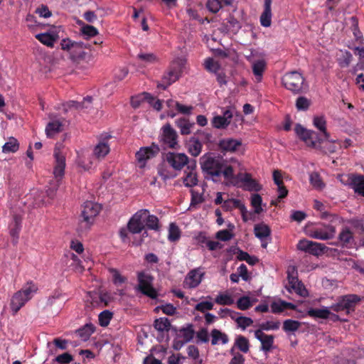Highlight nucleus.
<instances>
[{
    "label": "nucleus",
    "instance_id": "nucleus-1",
    "mask_svg": "<svg viewBox=\"0 0 364 364\" xmlns=\"http://www.w3.org/2000/svg\"><path fill=\"white\" fill-rule=\"evenodd\" d=\"M282 83L293 95L305 94L309 90L305 77L296 70L286 73L282 78Z\"/></svg>",
    "mask_w": 364,
    "mask_h": 364
},
{
    "label": "nucleus",
    "instance_id": "nucleus-2",
    "mask_svg": "<svg viewBox=\"0 0 364 364\" xmlns=\"http://www.w3.org/2000/svg\"><path fill=\"white\" fill-rule=\"evenodd\" d=\"M38 289L37 285L33 281H30L21 290L13 295L10 302V308L13 315L16 314L25 304L31 299Z\"/></svg>",
    "mask_w": 364,
    "mask_h": 364
},
{
    "label": "nucleus",
    "instance_id": "nucleus-3",
    "mask_svg": "<svg viewBox=\"0 0 364 364\" xmlns=\"http://www.w3.org/2000/svg\"><path fill=\"white\" fill-rule=\"evenodd\" d=\"M224 160L223 157L215 156L213 153H206L200 158V164L203 172L212 177H219L221 176Z\"/></svg>",
    "mask_w": 364,
    "mask_h": 364
},
{
    "label": "nucleus",
    "instance_id": "nucleus-4",
    "mask_svg": "<svg viewBox=\"0 0 364 364\" xmlns=\"http://www.w3.org/2000/svg\"><path fill=\"white\" fill-rule=\"evenodd\" d=\"M360 297L357 294H346L337 298L336 302L331 306L330 309L336 312H345L349 314L355 311V306L360 301Z\"/></svg>",
    "mask_w": 364,
    "mask_h": 364
},
{
    "label": "nucleus",
    "instance_id": "nucleus-5",
    "mask_svg": "<svg viewBox=\"0 0 364 364\" xmlns=\"http://www.w3.org/2000/svg\"><path fill=\"white\" fill-rule=\"evenodd\" d=\"M154 277L144 271L137 273L138 285L136 289L142 294L155 299L158 297V292L153 287Z\"/></svg>",
    "mask_w": 364,
    "mask_h": 364
},
{
    "label": "nucleus",
    "instance_id": "nucleus-6",
    "mask_svg": "<svg viewBox=\"0 0 364 364\" xmlns=\"http://www.w3.org/2000/svg\"><path fill=\"white\" fill-rule=\"evenodd\" d=\"M183 63L179 60L171 63L168 70L164 74L161 81L158 83L157 87L166 90L179 79L183 73Z\"/></svg>",
    "mask_w": 364,
    "mask_h": 364
},
{
    "label": "nucleus",
    "instance_id": "nucleus-7",
    "mask_svg": "<svg viewBox=\"0 0 364 364\" xmlns=\"http://www.w3.org/2000/svg\"><path fill=\"white\" fill-rule=\"evenodd\" d=\"M102 207L100 204L92 201H86L84 203L80 220V227L85 229H90L93 224L95 217L100 213Z\"/></svg>",
    "mask_w": 364,
    "mask_h": 364
},
{
    "label": "nucleus",
    "instance_id": "nucleus-8",
    "mask_svg": "<svg viewBox=\"0 0 364 364\" xmlns=\"http://www.w3.org/2000/svg\"><path fill=\"white\" fill-rule=\"evenodd\" d=\"M53 156L55 158L53 175L56 180V185L53 188H50L48 190V195L49 196H52L54 192L58 189L60 181L64 176L65 168V157L57 146L55 147Z\"/></svg>",
    "mask_w": 364,
    "mask_h": 364
},
{
    "label": "nucleus",
    "instance_id": "nucleus-9",
    "mask_svg": "<svg viewBox=\"0 0 364 364\" xmlns=\"http://www.w3.org/2000/svg\"><path fill=\"white\" fill-rule=\"evenodd\" d=\"M164 159L175 171H181L186 165L190 164L188 157L183 153L169 151L166 154Z\"/></svg>",
    "mask_w": 364,
    "mask_h": 364
},
{
    "label": "nucleus",
    "instance_id": "nucleus-10",
    "mask_svg": "<svg viewBox=\"0 0 364 364\" xmlns=\"http://www.w3.org/2000/svg\"><path fill=\"white\" fill-rule=\"evenodd\" d=\"M336 235V228L331 225L322 223L310 230V237L321 240H327L333 239Z\"/></svg>",
    "mask_w": 364,
    "mask_h": 364
},
{
    "label": "nucleus",
    "instance_id": "nucleus-11",
    "mask_svg": "<svg viewBox=\"0 0 364 364\" xmlns=\"http://www.w3.org/2000/svg\"><path fill=\"white\" fill-rule=\"evenodd\" d=\"M294 131L296 135L309 146L315 147L316 143H320L321 141L316 132L306 129L299 124L295 126Z\"/></svg>",
    "mask_w": 364,
    "mask_h": 364
},
{
    "label": "nucleus",
    "instance_id": "nucleus-12",
    "mask_svg": "<svg viewBox=\"0 0 364 364\" xmlns=\"http://www.w3.org/2000/svg\"><path fill=\"white\" fill-rule=\"evenodd\" d=\"M146 213L145 209H141L134 213L129 219L127 223V229L132 234H138L141 232L144 229V217Z\"/></svg>",
    "mask_w": 364,
    "mask_h": 364
},
{
    "label": "nucleus",
    "instance_id": "nucleus-13",
    "mask_svg": "<svg viewBox=\"0 0 364 364\" xmlns=\"http://www.w3.org/2000/svg\"><path fill=\"white\" fill-rule=\"evenodd\" d=\"M177 137L176 132L170 124H166L163 127L161 141L164 148L176 149L178 145Z\"/></svg>",
    "mask_w": 364,
    "mask_h": 364
},
{
    "label": "nucleus",
    "instance_id": "nucleus-14",
    "mask_svg": "<svg viewBox=\"0 0 364 364\" xmlns=\"http://www.w3.org/2000/svg\"><path fill=\"white\" fill-rule=\"evenodd\" d=\"M203 275L204 273L200 269L191 270L184 279V287L189 289L197 287L200 284Z\"/></svg>",
    "mask_w": 364,
    "mask_h": 364
},
{
    "label": "nucleus",
    "instance_id": "nucleus-15",
    "mask_svg": "<svg viewBox=\"0 0 364 364\" xmlns=\"http://www.w3.org/2000/svg\"><path fill=\"white\" fill-rule=\"evenodd\" d=\"M232 117V112L230 109H228L223 112L222 115L213 117L211 121L212 125L216 129H225L230 124Z\"/></svg>",
    "mask_w": 364,
    "mask_h": 364
},
{
    "label": "nucleus",
    "instance_id": "nucleus-16",
    "mask_svg": "<svg viewBox=\"0 0 364 364\" xmlns=\"http://www.w3.org/2000/svg\"><path fill=\"white\" fill-rule=\"evenodd\" d=\"M196 163L195 160H193L191 164L187 166V170L184 172V176L183 178V182L186 187H193L198 183V177L196 172Z\"/></svg>",
    "mask_w": 364,
    "mask_h": 364
},
{
    "label": "nucleus",
    "instance_id": "nucleus-17",
    "mask_svg": "<svg viewBox=\"0 0 364 364\" xmlns=\"http://www.w3.org/2000/svg\"><path fill=\"white\" fill-rule=\"evenodd\" d=\"M255 336L261 343V350L267 353L272 349L274 341V336L273 335H267L261 330H256L255 331Z\"/></svg>",
    "mask_w": 364,
    "mask_h": 364
},
{
    "label": "nucleus",
    "instance_id": "nucleus-18",
    "mask_svg": "<svg viewBox=\"0 0 364 364\" xmlns=\"http://www.w3.org/2000/svg\"><path fill=\"white\" fill-rule=\"evenodd\" d=\"M287 279L288 286L287 287V289L289 292L294 291L302 296L306 295V290L304 284L299 281L297 277L291 274L289 271H288Z\"/></svg>",
    "mask_w": 364,
    "mask_h": 364
},
{
    "label": "nucleus",
    "instance_id": "nucleus-19",
    "mask_svg": "<svg viewBox=\"0 0 364 364\" xmlns=\"http://www.w3.org/2000/svg\"><path fill=\"white\" fill-rule=\"evenodd\" d=\"M242 146V140L233 138H224L219 141L218 147L224 152H235Z\"/></svg>",
    "mask_w": 364,
    "mask_h": 364
},
{
    "label": "nucleus",
    "instance_id": "nucleus-20",
    "mask_svg": "<svg viewBox=\"0 0 364 364\" xmlns=\"http://www.w3.org/2000/svg\"><path fill=\"white\" fill-rule=\"evenodd\" d=\"M222 208L225 211H229L233 208H238L242 214V220L246 222L248 218L247 217V208L244 204L238 199H228L225 200L223 203Z\"/></svg>",
    "mask_w": 364,
    "mask_h": 364
},
{
    "label": "nucleus",
    "instance_id": "nucleus-21",
    "mask_svg": "<svg viewBox=\"0 0 364 364\" xmlns=\"http://www.w3.org/2000/svg\"><path fill=\"white\" fill-rule=\"evenodd\" d=\"M110 138L111 136L107 134L101 136L99 143L94 149V154L97 159L104 158L109 154L110 149L107 141Z\"/></svg>",
    "mask_w": 364,
    "mask_h": 364
},
{
    "label": "nucleus",
    "instance_id": "nucleus-22",
    "mask_svg": "<svg viewBox=\"0 0 364 364\" xmlns=\"http://www.w3.org/2000/svg\"><path fill=\"white\" fill-rule=\"evenodd\" d=\"M159 152L157 145L152 144L149 147H142L136 153V158L139 162L145 161L155 156Z\"/></svg>",
    "mask_w": 364,
    "mask_h": 364
},
{
    "label": "nucleus",
    "instance_id": "nucleus-23",
    "mask_svg": "<svg viewBox=\"0 0 364 364\" xmlns=\"http://www.w3.org/2000/svg\"><path fill=\"white\" fill-rule=\"evenodd\" d=\"M338 238V242L342 247H349L354 242L353 232L348 227L342 228Z\"/></svg>",
    "mask_w": 364,
    "mask_h": 364
},
{
    "label": "nucleus",
    "instance_id": "nucleus-24",
    "mask_svg": "<svg viewBox=\"0 0 364 364\" xmlns=\"http://www.w3.org/2000/svg\"><path fill=\"white\" fill-rule=\"evenodd\" d=\"M272 0L264 1V11L260 16V23L264 27H269L272 23Z\"/></svg>",
    "mask_w": 364,
    "mask_h": 364
},
{
    "label": "nucleus",
    "instance_id": "nucleus-25",
    "mask_svg": "<svg viewBox=\"0 0 364 364\" xmlns=\"http://www.w3.org/2000/svg\"><path fill=\"white\" fill-rule=\"evenodd\" d=\"M63 121L60 119H53L48 123L46 133L48 138H53L56 134L63 131Z\"/></svg>",
    "mask_w": 364,
    "mask_h": 364
},
{
    "label": "nucleus",
    "instance_id": "nucleus-26",
    "mask_svg": "<svg viewBox=\"0 0 364 364\" xmlns=\"http://www.w3.org/2000/svg\"><path fill=\"white\" fill-rule=\"evenodd\" d=\"M186 146L188 149V153L196 157L200 155L202 151L203 145L200 141L196 136H192L186 143Z\"/></svg>",
    "mask_w": 364,
    "mask_h": 364
},
{
    "label": "nucleus",
    "instance_id": "nucleus-27",
    "mask_svg": "<svg viewBox=\"0 0 364 364\" xmlns=\"http://www.w3.org/2000/svg\"><path fill=\"white\" fill-rule=\"evenodd\" d=\"M329 314L330 308L328 307H323L321 309L311 308L308 309L306 314L303 315L301 317L309 316L313 318L327 319Z\"/></svg>",
    "mask_w": 364,
    "mask_h": 364
},
{
    "label": "nucleus",
    "instance_id": "nucleus-28",
    "mask_svg": "<svg viewBox=\"0 0 364 364\" xmlns=\"http://www.w3.org/2000/svg\"><path fill=\"white\" fill-rule=\"evenodd\" d=\"M175 123L182 135L189 134L191 132V128L195 125L194 122H191L189 119L185 117L176 119Z\"/></svg>",
    "mask_w": 364,
    "mask_h": 364
},
{
    "label": "nucleus",
    "instance_id": "nucleus-29",
    "mask_svg": "<svg viewBox=\"0 0 364 364\" xmlns=\"http://www.w3.org/2000/svg\"><path fill=\"white\" fill-rule=\"evenodd\" d=\"M22 218L19 215H14L13 220L9 225L10 235L12 237L17 240L21 229Z\"/></svg>",
    "mask_w": 364,
    "mask_h": 364
},
{
    "label": "nucleus",
    "instance_id": "nucleus-30",
    "mask_svg": "<svg viewBox=\"0 0 364 364\" xmlns=\"http://www.w3.org/2000/svg\"><path fill=\"white\" fill-rule=\"evenodd\" d=\"M145 210L146 214H144L146 215L144 217V225L149 230L159 231L160 230L159 218L154 215H151L148 210L145 209Z\"/></svg>",
    "mask_w": 364,
    "mask_h": 364
},
{
    "label": "nucleus",
    "instance_id": "nucleus-31",
    "mask_svg": "<svg viewBox=\"0 0 364 364\" xmlns=\"http://www.w3.org/2000/svg\"><path fill=\"white\" fill-rule=\"evenodd\" d=\"M153 326L156 331L161 333L168 332L171 328V322L166 317L155 319Z\"/></svg>",
    "mask_w": 364,
    "mask_h": 364
},
{
    "label": "nucleus",
    "instance_id": "nucleus-32",
    "mask_svg": "<svg viewBox=\"0 0 364 364\" xmlns=\"http://www.w3.org/2000/svg\"><path fill=\"white\" fill-rule=\"evenodd\" d=\"M351 186L354 191L364 197V176L362 175L353 176L351 178Z\"/></svg>",
    "mask_w": 364,
    "mask_h": 364
},
{
    "label": "nucleus",
    "instance_id": "nucleus-33",
    "mask_svg": "<svg viewBox=\"0 0 364 364\" xmlns=\"http://www.w3.org/2000/svg\"><path fill=\"white\" fill-rule=\"evenodd\" d=\"M266 65V62L264 60H257L253 62L252 65V72L257 82L261 81Z\"/></svg>",
    "mask_w": 364,
    "mask_h": 364
},
{
    "label": "nucleus",
    "instance_id": "nucleus-34",
    "mask_svg": "<svg viewBox=\"0 0 364 364\" xmlns=\"http://www.w3.org/2000/svg\"><path fill=\"white\" fill-rule=\"evenodd\" d=\"M95 331V326L92 323H87L79 328L76 333L82 341H87L90 336Z\"/></svg>",
    "mask_w": 364,
    "mask_h": 364
},
{
    "label": "nucleus",
    "instance_id": "nucleus-35",
    "mask_svg": "<svg viewBox=\"0 0 364 364\" xmlns=\"http://www.w3.org/2000/svg\"><path fill=\"white\" fill-rule=\"evenodd\" d=\"M35 37L41 43L50 48L53 47L54 43L56 41V36L52 35L49 33H38L36 34Z\"/></svg>",
    "mask_w": 364,
    "mask_h": 364
},
{
    "label": "nucleus",
    "instance_id": "nucleus-36",
    "mask_svg": "<svg viewBox=\"0 0 364 364\" xmlns=\"http://www.w3.org/2000/svg\"><path fill=\"white\" fill-rule=\"evenodd\" d=\"M287 308L294 309L296 306L284 301H274L271 304V311L273 314L282 313Z\"/></svg>",
    "mask_w": 364,
    "mask_h": 364
},
{
    "label": "nucleus",
    "instance_id": "nucleus-37",
    "mask_svg": "<svg viewBox=\"0 0 364 364\" xmlns=\"http://www.w3.org/2000/svg\"><path fill=\"white\" fill-rule=\"evenodd\" d=\"M255 235L257 237L262 240L269 237L271 234V230L267 225L261 223L255 225Z\"/></svg>",
    "mask_w": 364,
    "mask_h": 364
},
{
    "label": "nucleus",
    "instance_id": "nucleus-38",
    "mask_svg": "<svg viewBox=\"0 0 364 364\" xmlns=\"http://www.w3.org/2000/svg\"><path fill=\"white\" fill-rule=\"evenodd\" d=\"M19 149V143L14 137H10L2 147V151L5 154L15 153Z\"/></svg>",
    "mask_w": 364,
    "mask_h": 364
},
{
    "label": "nucleus",
    "instance_id": "nucleus-39",
    "mask_svg": "<svg viewBox=\"0 0 364 364\" xmlns=\"http://www.w3.org/2000/svg\"><path fill=\"white\" fill-rule=\"evenodd\" d=\"M157 171L158 174L164 181L173 178L176 176V174L174 173L173 171H171L165 163L161 164L158 166Z\"/></svg>",
    "mask_w": 364,
    "mask_h": 364
},
{
    "label": "nucleus",
    "instance_id": "nucleus-40",
    "mask_svg": "<svg viewBox=\"0 0 364 364\" xmlns=\"http://www.w3.org/2000/svg\"><path fill=\"white\" fill-rule=\"evenodd\" d=\"M211 336V344L213 346L218 344L220 340L223 344H226L229 341V338L227 334L222 333L220 331L215 328L212 330Z\"/></svg>",
    "mask_w": 364,
    "mask_h": 364
},
{
    "label": "nucleus",
    "instance_id": "nucleus-41",
    "mask_svg": "<svg viewBox=\"0 0 364 364\" xmlns=\"http://www.w3.org/2000/svg\"><path fill=\"white\" fill-rule=\"evenodd\" d=\"M314 125L323 133L326 139H328L330 134L326 130V121L324 117H315Z\"/></svg>",
    "mask_w": 364,
    "mask_h": 364
},
{
    "label": "nucleus",
    "instance_id": "nucleus-42",
    "mask_svg": "<svg viewBox=\"0 0 364 364\" xmlns=\"http://www.w3.org/2000/svg\"><path fill=\"white\" fill-rule=\"evenodd\" d=\"M235 346L242 353H247L250 350L249 340L244 336L239 335L235 338Z\"/></svg>",
    "mask_w": 364,
    "mask_h": 364
},
{
    "label": "nucleus",
    "instance_id": "nucleus-43",
    "mask_svg": "<svg viewBox=\"0 0 364 364\" xmlns=\"http://www.w3.org/2000/svg\"><path fill=\"white\" fill-rule=\"evenodd\" d=\"M301 322L292 319H287L283 322L282 329L286 333L295 332L301 327Z\"/></svg>",
    "mask_w": 364,
    "mask_h": 364
},
{
    "label": "nucleus",
    "instance_id": "nucleus-44",
    "mask_svg": "<svg viewBox=\"0 0 364 364\" xmlns=\"http://www.w3.org/2000/svg\"><path fill=\"white\" fill-rule=\"evenodd\" d=\"M88 103L91 104L92 103V97L90 96H87L85 97L82 100V102H77L74 100H70L67 102V107L70 109L74 108L77 110H83L84 109V104Z\"/></svg>",
    "mask_w": 364,
    "mask_h": 364
},
{
    "label": "nucleus",
    "instance_id": "nucleus-45",
    "mask_svg": "<svg viewBox=\"0 0 364 364\" xmlns=\"http://www.w3.org/2000/svg\"><path fill=\"white\" fill-rule=\"evenodd\" d=\"M109 272L112 276V282L114 285L119 286L127 282V278L124 276H122L118 269L115 268H109Z\"/></svg>",
    "mask_w": 364,
    "mask_h": 364
},
{
    "label": "nucleus",
    "instance_id": "nucleus-46",
    "mask_svg": "<svg viewBox=\"0 0 364 364\" xmlns=\"http://www.w3.org/2000/svg\"><path fill=\"white\" fill-rule=\"evenodd\" d=\"M181 237V230L173 223L169 225L168 239L171 242H176Z\"/></svg>",
    "mask_w": 364,
    "mask_h": 364
},
{
    "label": "nucleus",
    "instance_id": "nucleus-47",
    "mask_svg": "<svg viewBox=\"0 0 364 364\" xmlns=\"http://www.w3.org/2000/svg\"><path fill=\"white\" fill-rule=\"evenodd\" d=\"M137 59L144 65L153 64L157 61L156 56L152 53H139Z\"/></svg>",
    "mask_w": 364,
    "mask_h": 364
},
{
    "label": "nucleus",
    "instance_id": "nucleus-48",
    "mask_svg": "<svg viewBox=\"0 0 364 364\" xmlns=\"http://www.w3.org/2000/svg\"><path fill=\"white\" fill-rule=\"evenodd\" d=\"M181 336L183 338L184 342L191 341L195 334V331L192 324H188L186 327H183L180 329Z\"/></svg>",
    "mask_w": 364,
    "mask_h": 364
},
{
    "label": "nucleus",
    "instance_id": "nucleus-49",
    "mask_svg": "<svg viewBox=\"0 0 364 364\" xmlns=\"http://www.w3.org/2000/svg\"><path fill=\"white\" fill-rule=\"evenodd\" d=\"M113 314L109 310L102 311L98 316L99 324L102 327H106L109 324Z\"/></svg>",
    "mask_w": 364,
    "mask_h": 364
},
{
    "label": "nucleus",
    "instance_id": "nucleus-50",
    "mask_svg": "<svg viewBox=\"0 0 364 364\" xmlns=\"http://www.w3.org/2000/svg\"><path fill=\"white\" fill-rule=\"evenodd\" d=\"M237 259L240 261H245L249 264L254 265L258 262V258L255 256H250L247 252L239 250Z\"/></svg>",
    "mask_w": 364,
    "mask_h": 364
},
{
    "label": "nucleus",
    "instance_id": "nucleus-51",
    "mask_svg": "<svg viewBox=\"0 0 364 364\" xmlns=\"http://www.w3.org/2000/svg\"><path fill=\"white\" fill-rule=\"evenodd\" d=\"M295 105L299 111H306L309 108L311 101L306 97L300 96L296 99Z\"/></svg>",
    "mask_w": 364,
    "mask_h": 364
},
{
    "label": "nucleus",
    "instance_id": "nucleus-52",
    "mask_svg": "<svg viewBox=\"0 0 364 364\" xmlns=\"http://www.w3.org/2000/svg\"><path fill=\"white\" fill-rule=\"evenodd\" d=\"M82 43H77L75 41H72L69 38H65L61 41L60 46H61V49L63 50L71 51L72 49H73L75 48H78V47L82 48Z\"/></svg>",
    "mask_w": 364,
    "mask_h": 364
},
{
    "label": "nucleus",
    "instance_id": "nucleus-53",
    "mask_svg": "<svg viewBox=\"0 0 364 364\" xmlns=\"http://www.w3.org/2000/svg\"><path fill=\"white\" fill-rule=\"evenodd\" d=\"M262 198L260 195L253 194L251 198V205L255 208V213L259 214L262 211Z\"/></svg>",
    "mask_w": 364,
    "mask_h": 364
},
{
    "label": "nucleus",
    "instance_id": "nucleus-54",
    "mask_svg": "<svg viewBox=\"0 0 364 364\" xmlns=\"http://www.w3.org/2000/svg\"><path fill=\"white\" fill-rule=\"evenodd\" d=\"M309 180H310L311 184L315 188L322 189L325 186L319 174L316 172H313L310 174Z\"/></svg>",
    "mask_w": 364,
    "mask_h": 364
},
{
    "label": "nucleus",
    "instance_id": "nucleus-55",
    "mask_svg": "<svg viewBox=\"0 0 364 364\" xmlns=\"http://www.w3.org/2000/svg\"><path fill=\"white\" fill-rule=\"evenodd\" d=\"M215 302L220 305H231L234 300L229 294H220L215 297Z\"/></svg>",
    "mask_w": 364,
    "mask_h": 364
},
{
    "label": "nucleus",
    "instance_id": "nucleus-56",
    "mask_svg": "<svg viewBox=\"0 0 364 364\" xmlns=\"http://www.w3.org/2000/svg\"><path fill=\"white\" fill-rule=\"evenodd\" d=\"M280 326V322L279 321H268L259 324V328L258 330L262 331H270V330H278Z\"/></svg>",
    "mask_w": 364,
    "mask_h": 364
},
{
    "label": "nucleus",
    "instance_id": "nucleus-57",
    "mask_svg": "<svg viewBox=\"0 0 364 364\" xmlns=\"http://www.w3.org/2000/svg\"><path fill=\"white\" fill-rule=\"evenodd\" d=\"M252 306L249 296H242L237 301V306L242 311L249 309Z\"/></svg>",
    "mask_w": 364,
    "mask_h": 364
},
{
    "label": "nucleus",
    "instance_id": "nucleus-58",
    "mask_svg": "<svg viewBox=\"0 0 364 364\" xmlns=\"http://www.w3.org/2000/svg\"><path fill=\"white\" fill-rule=\"evenodd\" d=\"M326 248L325 245L314 242V245L310 248L309 253L314 256H318L324 253Z\"/></svg>",
    "mask_w": 364,
    "mask_h": 364
},
{
    "label": "nucleus",
    "instance_id": "nucleus-59",
    "mask_svg": "<svg viewBox=\"0 0 364 364\" xmlns=\"http://www.w3.org/2000/svg\"><path fill=\"white\" fill-rule=\"evenodd\" d=\"M146 101L152 106L157 111H160L162 108L161 101L159 100H156L154 97H152L149 93H145Z\"/></svg>",
    "mask_w": 364,
    "mask_h": 364
},
{
    "label": "nucleus",
    "instance_id": "nucleus-60",
    "mask_svg": "<svg viewBox=\"0 0 364 364\" xmlns=\"http://www.w3.org/2000/svg\"><path fill=\"white\" fill-rule=\"evenodd\" d=\"M237 325L238 328L245 330L247 327L252 325L253 320L250 317L240 316L237 318Z\"/></svg>",
    "mask_w": 364,
    "mask_h": 364
},
{
    "label": "nucleus",
    "instance_id": "nucleus-61",
    "mask_svg": "<svg viewBox=\"0 0 364 364\" xmlns=\"http://www.w3.org/2000/svg\"><path fill=\"white\" fill-rule=\"evenodd\" d=\"M206 7L213 14H216L221 8L220 0H208Z\"/></svg>",
    "mask_w": 364,
    "mask_h": 364
},
{
    "label": "nucleus",
    "instance_id": "nucleus-62",
    "mask_svg": "<svg viewBox=\"0 0 364 364\" xmlns=\"http://www.w3.org/2000/svg\"><path fill=\"white\" fill-rule=\"evenodd\" d=\"M222 174L226 179L232 178L234 176V170L232 166L228 164L225 160H224V165L223 168H221V175Z\"/></svg>",
    "mask_w": 364,
    "mask_h": 364
},
{
    "label": "nucleus",
    "instance_id": "nucleus-63",
    "mask_svg": "<svg viewBox=\"0 0 364 364\" xmlns=\"http://www.w3.org/2000/svg\"><path fill=\"white\" fill-rule=\"evenodd\" d=\"M82 33L87 37H93L97 35L98 31L93 26L85 25L81 28Z\"/></svg>",
    "mask_w": 364,
    "mask_h": 364
},
{
    "label": "nucleus",
    "instance_id": "nucleus-64",
    "mask_svg": "<svg viewBox=\"0 0 364 364\" xmlns=\"http://www.w3.org/2000/svg\"><path fill=\"white\" fill-rule=\"evenodd\" d=\"M313 245H314L313 241H310V240L304 239V240H299V242H298L297 249L301 251L309 253L310 248Z\"/></svg>",
    "mask_w": 364,
    "mask_h": 364
}]
</instances>
